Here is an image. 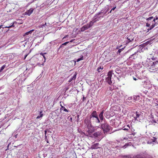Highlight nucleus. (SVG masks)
Listing matches in <instances>:
<instances>
[{"mask_svg":"<svg viewBox=\"0 0 158 158\" xmlns=\"http://www.w3.org/2000/svg\"><path fill=\"white\" fill-rule=\"evenodd\" d=\"M28 55V54H27V55H26L25 56H24V59H25L26 58V57H27V56Z\"/></svg>","mask_w":158,"mask_h":158,"instance_id":"nucleus-44","label":"nucleus"},{"mask_svg":"<svg viewBox=\"0 0 158 158\" xmlns=\"http://www.w3.org/2000/svg\"><path fill=\"white\" fill-rule=\"evenodd\" d=\"M103 68H102L101 67H100L98 68V72H100V71L99 70L100 69H102Z\"/></svg>","mask_w":158,"mask_h":158,"instance_id":"nucleus-31","label":"nucleus"},{"mask_svg":"<svg viewBox=\"0 0 158 158\" xmlns=\"http://www.w3.org/2000/svg\"><path fill=\"white\" fill-rule=\"evenodd\" d=\"M112 75V73L111 71H110L108 73L107 77H106V80L109 85H111L112 82L111 80Z\"/></svg>","mask_w":158,"mask_h":158,"instance_id":"nucleus-4","label":"nucleus"},{"mask_svg":"<svg viewBox=\"0 0 158 158\" xmlns=\"http://www.w3.org/2000/svg\"><path fill=\"white\" fill-rule=\"evenodd\" d=\"M34 9L33 8H30L29 10H27L25 12V15H28L30 16L33 12Z\"/></svg>","mask_w":158,"mask_h":158,"instance_id":"nucleus-10","label":"nucleus"},{"mask_svg":"<svg viewBox=\"0 0 158 158\" xmlns=\"http://www.w3.org/2000/svg\"><path fill=\"white\" fill-rule=\"evenodd\" d=\"M83 60V57L82 56L80 58H79L78 59H77V62H79V61H80V60Z\"/></svg>","mask_w":158,"mask_h":158,"instance_id":"nucleus-29","label":"nucleus"},{"mask_svg":"<svg viewBox=\"0 0 158 158\" xmlns=\"http://www.w3.org/2000/svg\"><path fill=\"white\" fill-rule=\"evenodd\" d=\"M151 20H150V23H151V24H152V21H151Z\"/></svg>","mask_w":158,"mask_h":158,"instance_id":"nucleus-49","label":"nucleus"},{"mask_svg":"<svg viewBox=\"0 0 158 158\" xmlns=\"http://www.w3.org/2000/svg\"><path fill=\"white\" fill-rule=\"evenodd\" d=\"M133 78L134 80L136 81V80H137L136 78L134 77H133Z\"/></svg>","mask_w":158,"mask_h":158,"instance_id":"nucleus-40","label":"nucleus"},{"mask_svg":"<svg viewBox=\"0 0 158 158\" xmlns=\"http://www.w3.org/2000/svg\"><path fill=\"white\" fill-rule=\"evenodd\" d=\"M34 31V30L33 29H32V30H31L30 31H28V32H27L26 33H25L24 34V35H23V36H24L26 35H28L29 34H31L32 32Z\"/></svg>","mask_w":158,"mask_h":158,"instance_id":"nucleus-18","label":"nucleus"},{"mask_svg":"<svg viewBox=\"0 0 158 158\" xmlns=\"http://www.w3.org/2000/svg\"><path fill=\"white\" fill-rule=\"evenodd\" d=\"M89 28V26H88V25L87 24L86 25H85L83 26L81 28V31H83L87 29H88Z\"/></svg>","mask_w":158,"mask_h":158,"instance_id":"nucleus-12","label":"nucleus"},{"mask_svg":"<svg viewBox=\"0 0 158 158\" xmlns=\"http://www.w3.org/2000/svg\"><path fill=\"white\" fill-rule=\"evenodd\" d=\"M156 140V138L155 137H153L152 139H151L150 140L152 142H155Z\"/></svg>","mask_w":158,"mask_h":158,"instance_id":"nucleus-27","label":"nucleus"},{"mask_svg":"<svg viewBox=\"0 0 158 158\" xmlns=\"http://www.w3.org/2000/svg\"><path fill=\"white\" fill-rule=\"evenodd\" d=\"M123 48H122V49H119L118 50V53H120L122 51V50H123Z\"/></svg>","mask_w":158,"mask_h":158,"instance_id":"nucleus-35","label":"nucleus"},{"mask_svg":"<svg viewBox=\"0 0 158 158\" xmlns=\"http://www.w3.org/2000/svg\"><path fill=\"white\" fill-rule=\"evenodd\" d=\"M153 18H154L152 16V17H149L147 19V20L148 21V22L146 23V26H147L148 27H149L150 26L151 24V23H150V20H152L153 19Z\"/></svg>","mask_w":158,"mask_h":158,"instance_id":"nucleus-9","label":"nucleus"},{"mask_svg":"<svg viewBox=\"0 0 158 158\" xmlns=\"http://www.w3.org/2000/svg\"><path fill=\"white\" fill-rule=\"evenodd\" d=\"M89 131H89V130H88V132L89 133Z\"/></svg>","mask_w":158,"mask_h":158,"instance_id":"nucleus-56","label":"nucleus"},{"mask_svg":"<svg viewBox=\"0 0 158 158\" xmlns=\"http://www.w3.org/2000/svg\"><path fill=\"white\" fill-rule=\"evenodd\" d=\"M46 24H47V23H46H46H45L44 24V26H45V25H46Z\"/></svg>","mask_w":158,"mask_h":158,"instance_id":"nucleus-51","label":"nucleus"},{"mask_svg":"<svg viewBox=\"0 0 158 158\" xmlns=\"http://www.w3.org/2000/svg\"><path fill=\"white\" fill-rule=\"evenodd\" d=\"M127 127H128V128L129 129L130 128V127H129V125H128L127 126Z\"/></svg>","mask_w":158,"mask_h":158,"instance_id":"nucleus-47","label":"nucleus"},{"mask_svg":"<svg viewBox=\"0 0 158 158\" xmlns=\"http://www.w3.org/2000/svg\"><path fill=\"white\" fill-rule=\"evenodd\" d=\"M157 19H158V17L156 16V18H154L152 21V24L153 23V24H154L155 25V24H156L155 21Z\"/></svg>","mask_w":158,"mask_h":158,"instance_id":"nucleus-22","label":"nucleus"},{"mask_svg":"<svg viewBox=\"0 0 158 158\" xmlns=\"http://www.w3.org/2000/svg\"><path fill=\"white\" fill-rule=\"evenodd\" d=\"M17 23L15 21L14 22L12 23H11L10 25L8 26H7L5 27V28H9L12 27H15V24H16Z\"/></svg>","mask_w":158,"mask_h":158,"instance_id":"nucleus-13","label":"nucleus"},{"mask_svg":"<svg viewBox=\"0 0 158 158\" xmlns=\"http://www.w3.org/2000/svg\"><path fill=\"white\" fill-rule=\"evenodd\" d=\"M69 89V86L65 87L64 89V90L65 91V92H66L67 90H68Z\"/></svg>","mask_w":158,"mask_h":158,"instance_id":"nucleus-30","label":"nucleus"},{"mask_svg":"<svg viewBox=\"0 0 158 158\" xmlns=\"http://www.w3.org/2000/svg\"><path fill=\"white\" fill-rule=\"evenodd\" d=\"M70 119H71V120H72V118H71Z\"/></svg>","mask_w":158,"mask_h":158,"instance_id":"nucleus-58","label":"nucleus"},{"mask_svg":"<svg viewBox=\"0 0 158 158\" xmlns=\"http://www.w3.org/2000/svg\"><path fill=\"white\" fill-rule=\"evenodd\" d=\"M155 67H152V65L151 66V67L150 68V71L151 72H155L157 71L158 70V68H155Z\"/></svg>","mask_w":158,"mask_h":158,"instance_id":"nucleus-14","label":"nucleus"},{"mask_svg":"<svg viewBox=\"0 0 158 158\" xmlns=\"http://www.w3.org/2000/svg\"><path fill=\"white\" fill-rule=\"evenodd\" d=\"M84 99H85V98L83 97V101H84Z\"/></svg>","mask_w":158,"mask_h":158,"instance_id":"nucleus-52","label":"nucleus"},{"mask_svg":"<svg viewBox=\"0 0 158 158\" xmlns=\"http://www.w3.org/2000/svg\"><path fill=\"white\" fill-rule=\"evenodd\" d=\"M134 54H133L132 55H131L130 56V58H132V57L134 56Z\"/></svg>","mask_w":158,"mask_h":158,"instance_id":"nucleus-41","label":"nucleus"},{"mask_svg":"<svg viewBox=\"0 0 158 158\" xmlns=\"http://www.w3.org/2000/svg\"><path fill=\"white\" fill-rule=\"evenodd\" d=\"M74 40V39H72V40H71L70 41V42H73V41Z\"/></svg>","mask_w":158,"mask_h":158,"instance_id":"nucleus-43","label":"nucleus"},{"mask_svg":"<svg viewBox=\"0 0 158 158\" xmlns=\"http://www.w3.org/2000/svg\"><path fill=\"white\" fill-rule=\"evenodd\" d=\"M101 126L104 134L109 132L110 128V126L106 122H104L103 123H102Z\"/></svg>","mask_w":158,"mask_h":158,"instance_id":"nucleus-1","label":"nucleus"},{"mask_svg":"<svg viewBox=\"0 0 158 158\" xmlns=\"http://www.w3.org/2000/svg\"><path fill=\"white\" fill-rule=\"evenodd\" d=\"M129 144L128 143H126L125 145L122 146V148H126L129 145Z\"/></svg>","mask_w":158,"mask_h":158,"instance_id":"nucleus-28","label":"nucleus"},{"mask_svg":"<svg viewBox=\"0 0 158 158\" xmlns=\"http://www.w3.org/2000/svg\"><path fill=\"white\" fill-rule=\"evenodd\" d=\"M61 108H60V110H64V111L65 112H68V110L65 108V107L61 105Z\"/></svg>","mask_w":158,"mask_h":158,"instance_id":"nucleus-24","label":"nucleus"},{"mask_svg":"<svg viewBox=\"0 0 158 158\" xmlns=\"http://www.w3.org/2000/svg\"><path fill=\"white\" fill-rule=\"evenodd\" d=\"M91 120L88 118H85L84 121V123L85 126H87V128L89 129L91 127Z\"/></svg>","mask_w":158,"mask_h":158,"instance_id":"nucleus-6","label":"nucleus"},{"mask_svg":"<svg viewBox=\"0 0 158 158\" xmlns=\"http://www.w3.org/2000/svg\"><path fill=\"white\" fill-rule=\"evenodd\" d=\"M116 8V7H113L111 10V11H112V10H115V9Z\"/></svg>","mask_w":158,"mask_h":158,"instance_id":"nucleus-39","label":"nucleus"},{"mask_svg":"<svg viewBox=\"0 0 158 158\" xmlns=\"http://www.w3.org/2000/svg\"><path fill=\"white\" fill-rule=\"evenodd\" d=\"M102 134V133L101 131H98L94 133L93 135L95 137H98V136Z\"/></svg>","mask_w":158,"mask_h":158,"instance_id":"nucleus-15","label":"nucleus"},{"mask_svg":"<svg viewBox=\"0 0 158 158\" xmlns=\"http://www.w3.org/2000/svg\"><path fill=\"white\" fill-rule=\"evenodd\" d=\"M100 148L99 143H94V144H93L91 147V149L92 150L99 148Z\"/></svg>","mask_w":158,"mask_h":158,"instance_id":"nucleus-8","label":"nucleus"},{"mask_svg":"<svg viewBox=\"0 0 158 158\" xmlns=\"http://www.w3.org/2000/svg\"><path fill=\"white\" fill-rule=\"evenodd\" d=\"M2 25L0 26V27L1 28Z\"/></svg>","mask_w":158,"mask_h":158,"instance_id":"nucleus-54","label":"nucleus"},{"mask_svg":"<svg viewBox=\"0 0 158 158\" xmlns=\"http://www.w3.org/2000/svg\"><path fill=\"white\" fill-rule=\"evenodd\" d=\"M124 130L128 131L129 130V128H124L123 129Z\"/></svg>","mask_w":158,"mask_h":158,"instance_id":"nucleus-37","label":"nucleus"},{"mask_svg":"<svg viewBox=\"0 0 158 158\" xmlns=\"http://www.w3.org/2000/svg\"><path fill=\"white\" fill-rule=\"evenodd\" d=\"M102 12H100L98 13L97 14L95 15L93 18V21H94V22H96L99 21L100 19L101 18H103V16H100L99 15L102 14Z\"/></svg>","mask_w":158,"mask_h":158,"instance_id":"nucleus-5","label":"nucleus"},{"mask_svg":"<svg viewBox=\"0 0 158 158\" xmlns=\"http://www.w3.org/2000/svg\"><path fill=\"white\" fill-rule=\"evenodd\" d=\"M77 73H75L74 75L71 78H70L69 81V82H70L71 81H72L73 80H75L76 77V75H77Z\"/></svg>","mask_w":158,"mask_h":158,"instance_id":"nucleus-17","label":"nucleus"},{"mask_svg":"<svg viewBox=\"0 0 158 158\" xmlns=\"http://www.w3.org/2000/svg\"><path fill=\"white\" fill-rule=\"evenodd\" d=\"M158 65V61H156L153 63L152 67H157L156 65Z\"/></svg>","mask_w":158,"mask_h":158,"instance_id":"nucleus-23","label":"nucleus"},{"mask_svg":"<svg viewBox=\"0 0 158 158\" xmlns=\"http://www.w3.org/2000/svg\"><path fill=\"white\" fill-rule=\"evenodd\" d=\"M112 11H111V10L109 12V13H111V12Z\"/></svg>","mask_w":158,"mask_h":158,"instance_id":"nucleus-53","label":"nucleus"},{"mask_svg":"<svg viewBox=\"0 0 158 158\" xmlns=\"http://www.w3.org/2000/svg\"><path fill=\"white\" fill-rule=\"evenodd\" d=\"M43 57L44 58V61H45L46 59V58L45 56H44V55L43 56Z\"/></svg>","mask_w":158,"mask_h":158,"instance_id":"nucleus-45","label":"nucleus"},{"mask_svg":"<svg viewBox=\"0 0 158 158\" xmlns=\"http://www.w3.org/2000/svg\"><path fill=\"white\" fill-rule=\"evenodd\" d=\"M141 115L140 112L136 111L133 114V117L135 120H138V118H139Z\"/></svg>","mask_w":158,"mask_h":158,"instance_id":"nucleus-7","label":"nucleus"},{"mask_svg":"<svg viewBox=\"0 0 158 158\" xmlns=\"http://www.w3.org/2000/svg\"><path fill=\"white\" fill-rule=\"evenodd\" d=\"M123 158H146L142 154H139L133 156L132 155H128L124 156Z\"/></svg>","mask_w":158,"mask_h":158,"instance_id":"nucleus-3","label":"nucleus"},{"mask_svg":"<svg viewBox=\"0 0 158 158\" xmlns=\"http://www.w3.org/2000/svg\"><path fill=\"white\" fill-rule=\"evenodd\" d=\"M98 117L97 112L95 111H94L90 115V118Z\"/></svg>","mask_w":158,"mask_h":158,"instance_id":"nucleus-11","label":"nucleus"},{"mask_svg":"<svg viewBox=\"0 0 158 158\" xmlns=\"http://www.w3.org/2000/svg\"><path fill=\"white\" fill-rule=\"evenodd\" d=\"M47 133V131H45V139L46 140L47 138V136L46 135V134Z\"/></svg>","mask_w":158,"mask_h":158,"instance_id":"nucleus-36","label":"nucleus"},{"mask_svg":"<svg viewBox=\"0 0 158 158\" xmlns=\"http://www.w3.org/2000/svg\"><path fill=\"white\" fill-rule=\"evenodd\" d=\"M68 35H66L65 36H64L63 38V39L66 38L67 37H68Z\"/></svg>","mask_w":158,"mask_h":158,"instance_id":"nucleus-38","label":"nucleus"},{"mask_svg":"<svg viewBox=\"0 0 158 158\" xmlns=\"http://www.w3.org/2000/svg\"><path fill=\"white\" fill-rule=\"evenodd\" d=\"M108 9L107 10V11H106V12L104 14H106V13H107V11H108Z\"/></svg>","mask_w":158,"mask_h":158,"instance_id":"nucleus-50","label":"nucleus"},{"mask_svg":"<svg viewBox=\"0 0 158 158\" xmlns=\"http://www.w3.org/2000/svg\"><path fill=\"white\" fill-rule=\"evenodd\" d=\"M69 42H66L63 44H62V45H63V46L64 45H66L67 44H68V43H69Z\"/></svg>","mask_w":158,"mask_h":158,"instance_id":"nucleus-33","label":"nucleus"},{"mask_svg":"<svg viewBox=\"0 0 158 158\" xmlns=\"http://www.w3.org/2000/svg\"><path fill=\"white\" fill-rule=\"evenodd\" d=\"M64 47V46L63 45H62H62H61L60 46V47H59V48H62V47Z\"/></svg>","mask_w":158,"mask_h":158,"instance_id":"nucleus-42","label":"nucleus"},{"mask_svg":"<svg viewBox=\"0 0 158 158\" xmlns=\"http://www.w3.org/2000/svg\"><path fill=\"white\" fill-rule=\"evenodd\" d=\"M45 140L46 141V142H47V143H49V142H48V139H47V138H46V140H45Z\"/></svg>","mask_w":158,"mask_h":158,"instance_id":"nucleus-46","label":"nucleus"},{"mask_svg":"<svg viewBox=\"0 0 158 158\" xmlns=\"http://www.w3.org/2000/svg\"><path fill=\"white\" fill-rule=\"evenodd\" d=\"M154 123H156V121H154Z\"/></svg>","mask_w":158,"mask_h":158,"instance_id":"nucleus-55","label":"nucleus"},{"mask_svg":"<svg viewBox=\"0 0 158 158\" xmlns=\"http://www.w3.org/2000/svg\"><path fill=\"white\" fill-rule=\"evenodd\" d=\"M44 26V24H41L40 26H39V27L40 28L43 27Z\"/></svg>","mask_w":158,"mask_h":158,"instance_id":"nucleus-32","label":"nucleus"},{"mask_svg":"<svg viewBox=\"0 0 158 158\" xmlns=\"http://www.w3.org/2000/svg\"><path fill=\"white\" fill-rule=\"evenodd\" d=\"M133 40V39L132 38H131V39L130 38V36L127 38V40L126 41V43L127 44H128L129 43L131 42L132 40Z\"/></svg>","mask_w":158,"mask_h":158,"instance_id":"nucleus-20","label":"nucleus"},{"mask_svg":"<svg viewBox=\"0 0 158 158\" xmlns=\"http://www.w3.org/2000/svg\"><path fill=\"white\" fill-rule=\"evenodd\" d=\"M79 115H77V117H79Z\"/></svg>","mask_w":158,"mask_h":158,"instance_id":"nucleus-57","label":"nucleus"},{"mask_svg":"<svg viewBox=\"0 0 158 158\" xmlns=\"http://www.w3.org/2000/svg\"><path fill=\"white\" fill-rule=\"evenodd\" d=\"M155 26V24H152L151 26H150V27L149 28H148L147 29V32H148L149 30H151L152 28H153Z\"/></svg>","mask_w":158,"mask_h":158,"instance_id":"nucleus-19","label":"nucleus"},{"mask_svg":"<svg viewBox=\"0 0 158 158\" xmlns=\"http://www.w3.org/2000/svg\"><path fill=\"white\" fill-rule=\"evenodd\" d=\"M155 106H158V104L156 103Z\"/></svg>","mask_w":158,"mask_h":158,"instance_id":"nucleus-48","label":"nucleus"},{"mask_svg":"<svg viewBox=\"0 0 158 158\" xmlns=\"http://www.w3.org/2000/svg\"><path fill=\"white\" fill-rule=\"evenodd\" d=\"M42 111H40V116H38L36 117V119H39L41 117H42L43 116V114H42Z\"/></svg>","mask_w":158,"mask_h":158,"instance_id":"nucleus-21","label":"nucleus"},{"mask_svg":"<svg viewBox=\"0 0 158 158\" xmlns=\"http://www.w3.org/2000/svg\"><path fill=\"white\" fill-rule=\"evenodd\" d=\"M104 110H103L99 115V117L101 120H102L103 119Z\"/></svg>","mask_w":158,"mask_h":158,"instance_id":"nucleus-16","label":"nucleus"},{"mask_svg":"<svg viewBox=\"0 0 158 158\" xmlns=\"http://www.w3.org/2000/svg\"><path fill=\"white\" fill-rule=\"evenodd\" d=\"M6 65L4 64V65H3L1 67V69H0V72H1L2 71V70H3L6 67Z\"/></svg>","mask_w":158,"mask_h":158,"instance_id":"nucleus-26","label":"nucleus"},{"mask_svg":"<svg viewBox=\"0 0 158 158\" xmlns=\"http://www.w3.org/2000/svg\"><path fill=\"white\" fill-rule=\"evenodd\" d=\"M94 21L93 22L92 21H91L89 24H87L88 25V26H89V28L91 27L93 25L94 23Z\"/></svg>","mask_w":158,"mask_h":158,"instance_id":"nucleus-25","label":"nucleus"},{"mask_svg":"<svg viewBox=\"0 0 158 158\" xmlns=\"http://www.w3.org/2000/svg\"><path fill=\"white\" fill-rule=\"evenodd\" d=\"M90 119L94 127H97L100 125V122L98 117L91 118Z\"/></svg>","mask_w":158,"mask_h":158,"instance_id":"nucleus-2","label":"nucleus"},{"mask_svg":"<svg viewBox=\"0 0 158 158\" xmlns=\"http://www.w3.org/2000/svg\"><path fill=\"white\" fill-rule=\"evenodd\" d=\"M47 53H43V52H41L40 53V55L42 56H43L44 55V54H46Z\"/></svg>","mask_w":158,"mask_h":158,"instance_id":"nucleus-34","label":"nucleus"}]
</instances>
